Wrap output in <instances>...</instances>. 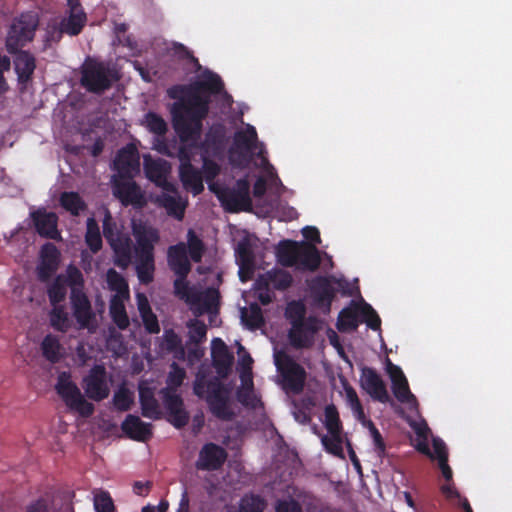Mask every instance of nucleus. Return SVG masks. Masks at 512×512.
<instances>
[{
    "mask_svg": "<svg viewBox=\"0 0 512 512\" xmlns=\"http://www.w3.org/2000/svg\"><path fill=\"white\" fill-rule=\"evenodd\" d=\"M224 91L221 77L206 70L199 80L189 86L175 85L168 90V96L177 99L171 106L173 128L182 142L201 137L203 120L210 109V96Z\"/></svg>",
    "mask_w": 512,
    "mask_h": 512,
    "instance_id": "obj_1",
    "label": "nucleus"
},
{
    "mask_svg": "<svg viewBox=\"0 0 512 512\" xmlns=\"http://www.w3.org/2000/svg\"><path fill=\"white\" fill-rule=\"evenodd\" d=\"M167 262L169 268L177 276L173 283L175 295L189 305L196 316L205 313H218L220 305L218 289L208 287L204 291H200L196 287L190 286L187 281L192 266L184 242H179L168 248Z\"/></svg>",
    "mask_w": 512,
    "mask_h": 512,
    "instance_id": "obj_2",
    "label": "nucleus"
},
{
    "mask_svg": "<svg viewBox=\"0 0 512 512\" xmlns=\"http://www.w3.org/2000/svg\"><path fill=\"white\" fill-rule=\"evenodd\" d=\"M194 394L205 399L211 414L221 421H232L236 413L230 399V389L219 379L197 378L193 385Z\"/></svg>",
    "mask_w": 512,
    "mask_h": 512,
    "instance_id": "obj_3",
    "label": "nucleus"
},
{
    "mask_svg": "<svg viewBox=\"0 0 512 512\" xmlns=\"http://www.w3.org/2000/svg\"><path fill=\"white\" fill-rule=\"evenodd\" d=\"M285 316L291 324L288 337L293 347L308 348L314 335L320 329L319 320L315 316L306 318V307L301 301L288 303Z\"/></svg>",
    "mask_w": 512,
    "mask_h": 512,
    "instance_id": "obj_4",
    "label": "nucleus"
},
{
    "mask_svg": "<svg viewBox=\"0 0 512 512\" xmlns=\"http://www.w3.org/2000/svg\"><path fill=\"white\" fill-rule=\"evenodd\" d=\"M117 80V72L104 61L88 57L81 67L80 83L88 92L102 94Z\"/></svg>",
    "mask_w": 512,
    "mask_h": 512,
    "instance_id": "obj_5",
    "label": "nucleus"
},
{
    "mask_svg": "<svg viewBox=\"0 0 512 512\" xmlns=\"http://www.w3.org/2000/svg\"><path fill=\"white\" fill-rule=\"evenodd\" d=\"M209 189L215 193L222 206L228 212H251L253 209L250 197V183L247 178L238 179L232 188L219 187L215 183H210Z\"/></svg>",
    "mask_w": 512,
    "mask_h": 512,
    "instance_id": "obj_6",
    "label": "nucleus"
},
{
    "mask_svg": "<svg viewBox=\"0 0 512 512\" xmlns=\"http://www.w3.org/2000/svg\"><path fill=\"white\" fill-rule=\"evenodd\" d=\"M39 25V17L35 12H24L16 17L6 36L5 46L10 54L22 50L27 43L34 39L35 32Z\"/></svg>",
    "mask_w": 512,
    "mask_h": 512,
    "instance_id": "obj_7",
    "label": "nucleus"
},
{
    "mask_svg": "<svg viewBox=\"0 0 512 512\" xmlns=\"http://www.w3.org/2000/svg\"><path fill=\"white\" fill-rule=\"evenodd\" d=\"M55 389L71 411L77 412L84 418H88L94 413V405L85 399L79 387L71 380L70 373L61 372L58 375Z\"/></svg>",
    "mask_w": 512,
    "mask_h": 512,
    "instance_id": "obj_8",
    "label": "nucleus"
},
{
    "mask_svg": "<svg viewBox=\"0 0 512 512\" xmlns=\"http://www.w3.org/2000/svg\"><path fill=\"white\" fill-rule=\"evenodd\" d=\"M275 363L283 380V387L293 394H300L305 386L307 373L303 366L289 355L276 357Z\"/></svg>",
    "mask_w": 512,
    "mask_h": 512,
    "instance_id": "obj_9",
    "label": "nucleus"
},
{
    "mask_svg": "<svg viewBox=\"0 0 512 512\" xmlns=\"http://www.w3.org/2000/svg\"><path fill=\"white\" fill-rule=\"evenodd\" d=\"M86 396L96 402L106 399L110 394L107 371L103 364H95L82 380Z\"/></svg>",
    "mask_w": 512,
    "mask_h": 512,
    "instance_id": "obj_10",
    "label": "nucleus"
},
{
    "mask_svg": "<svg viewBox=\"0 0 512 512\" xmlns=\"http://www.w3.org/2000/svg\"><path fill=\"white\" fill-rule=\"evenodd\" d=\"M114 169L121 179H132L140 171V157L135 145L121 148L113 161Z\"/></svg>",
    "mask_w": 512,
    "mask_h": 512,
    "instance_id": "obj_11",
    "label": "nucleus"
},
{
    "mask_svg": "<svg viewBox=\"0 0 512 512\" xmlns=\"http://www.w3.org/2000/svg\"><path fill=\"white\" fill-rule=\"evenodd\" d=\"M333 281L334 278L316 276L309 283L311 295L316 306L323 309L325 313L330 312L332 302L337 293V290L333 286Z\"/></svg>",
    "mask_w": 512,
    "mask_h": 512,
    "instance_id": "obj_12",
    "label": "nucleus"
},
{
    "mask_svg": "<svg viewBox=\"0 0 512 512\" xmlns=\"http://www.w3.org/2000/svg\"><path fill=\"white\" fill-rule=\"evenodd\" d=\"M36 232L42 238L60 240L61 233L58 230V215L49 212L45 208H38L30 213Z\"/></svg>",
    "mask_w": 512,
    "mask_h": 512,
    "instance_id": "obj_13",
    "label": "nucleus"
},
{
    "mask_svg": "<svg viewBox=\"0 0 512 512\" xmlns=\"http://www.w3.org/2000/svg\"><path fill=\"white\" fill-rule=\"evenodd\" d=\"M227 459L226 450L215 444L206 443L199 451L195 467L200 471H215L222 467Z\"/></svg>",
    "mask_w": 512,
    "mask_h": 512,
    "instance_id": "obj_14",
    "label": "nucleus"
},
{
    "mask_svg": "<svg viewBox=\"0 0 512 512\" xmlns=\"http://www.w3.org/2000/svg\"><path fill=\"white\" fill-rule=\"evenodd\" d=\"M160 393L171 424L178 429L186 426L189 421V414L184 408L181 396L174 391H170V389H161Z\"/></svg>",
    "mask_w": 512,
    "mask_h": 512,
    "instance_id": "obj_15",
    "label": "nucleus"
},
{
    "mask_svg": "<svg viewBox=\"0 0 512 512\" xmlns=\"http://www.w3.org/2000/svg\"><path fill=\"white\" fill-rule=\"evenodd\" d=\"M145 176L156 186L165 191L171 192L175 188L167 179L170 173V165L163 159H152L150 156L144 158Z\"/></svg>",
    "mask_w": 512,
    "mask_h": 512,
    "instance_id": "obj_16",
    "label": "nucleus"
},
{
    "mask_svg": "<svg viewBox=\"0 0 512 512\" xmlns=\"http://www.w3.org/2000/svg\"><path fill=\"white\" fill-rule=\"evenodd\" d=\"M360 385L372 399L381 403L389 401L386 385L374 368L364 366L361 369Z\"/></svg>",
    "mask_w": 512,
    "mask_h": 512,
    "instance_id": "obj_17",
    "label": "nucleus"
},
{
    "mask_svg": "<svg viewBox=\"0 0 512 512\" xmlns=\"http://www.w3.org/2000/svg\"><path fill=\"white\" fill-rule=\"evenodd\" d=\"M70 303L73 316L79 327L83 329L89 328L90 324L95 320V313L86 293L73 289L70 291Z\"/></svg>",
    "mask_w": 512,
    "mask_h": 512,
    "instance_id": "obj_18",
    "label": "nucleus"
},
{
    "mask_svg": "<svg viewBox=\"0 0 512 512\" xmlns=\"http://www.w3.org/2000/svg\"><path fill=\"white\" fill-rule=\"evenodd\" d=\"M60 251L50 242L41 247L40 262L37 266V277L41 282H47L57 271L60 263Z\"/></svg>",
    "mask_w": 512,
    "mask_h": 512,
    "instance_id": "obj_19",
    "label": "nucleus"
},
{
    "mask_svg": "<svg viewBox=\"0 0 512 512\" xmlns=\"http://www.w3.org/2000/svg\"><path fill=\"white\" fill-rule=\"evenodd\" d=\"M113 194L123 206H139L144 204L143 194L136 182L131 179L114 180Z\"/></svg>",
    "mask_w": 512,
    "mask_h": 512,
    "instance_id": "obj_20",
    "label": "nucleus"
},
{
    "mask_svg": "<svg viewBox=\"0 0 512 512\" xmlns=\"http://www.w3.org/2000/svg\"><path fill=\"white\" fill-rule=\"evenodd\" d=\"M132 232L136 240L134 253H155V245L160 240L159 232L156 228L139 223L133 225Z\"/></svg>",
    "mask_w": 512,
    "mask_h": 512,
    "instance_id": "obj_21",
    "label": "nucleus"
},
{
    "mask_svg": "<svg viewBox=\"0 0 512 512\" xmlns=\"http://www.w3.org/2000/svg\"><path fill=\"white\" fill-rule=\"evenodd\" d=\"M213 366L220 377H227L231 371L234 356L228 346L220 338H214L211 344Z\"/></svg>",
    "mask_w": 512,
    "mask_h": 512,
    "instance_id": "obj_22",
    "label": "nucleus"
},
{
    "mask_svg": "<svg viewBox=\"0 0 512 512\" xmlns=\"http://www.w3.org/2000/svg\"><path fill=\"white\" fill-rule=\"evenodd\" d=\"M113 251V263L122 270H126L132 262V240L128 233H121L108 243Z\"/></svg>",
    "mask_w": 512,
    "mask_h": 512,
    "instance_id": "obj_23",
    "label": "nucleus"
},
{
    "mask_svg": "<svg viewBox=\"0 0 512 512\" xmlns=\"http://www.w3.org/2000/svg\"><path fill=\"white\" fill-rule=\"evenodd\" d=\"M121 429L130 439L140 442L148 441L153 435L152 425L132 414L126 416Z\"/></svg>",
    "mask_w": 512,
    "mask_h": 512,
    "instance_id": "obj_24",
    "label": "nucleus"
},
{
    "mask_svg": "<svg viewBox=\"0 0 512 512\" xmlns=\"http://www.w3.org/2000/svg\"><path fill=\"white\" fill-rule=\"evenodd\" d=\"M293 282L291 274L280 268L271 269L264 274L259 275L257 284L263 287H270L273 290L285 291Z\"/></svg>",
    "mask_w": 512,
    "mask_h": 512,
    "instance_id": "obj_25",
    "label": "nucleus"
},
{
    "mask_svg": "<svg viewBox=\"0 0 512 512\" xmlns=\"http://www.w3.org/2000/svg\"><path fill=\"white\" fill-rule=\"evenodd\" d=\"M13 55H15L14 69L18 82L25 85L32 79L36 69V59L29 51L25 50H18Z\"/></svg>",
    "mask_w": 512,
    "mask_h": 512,
    "instance_id": "obj_26",
    "label": "nucleus"
},
{
    "mask_svg": "<svg viewBox=\"0 0 512 512\" xmlns=\"http://www.w3.org/2000/svg\"><path fill=\"white\" fill-rule=\"evenodd\" d=\"M135 271L141 284L152 283L155 272V253H135Z\"/></svg>",
    "mask_w": 512,
    "mask_h": 512,
    "instance_id": "obj_27",
    "label": "nucleus"
},
{
    "mask_svg": "<svg viewBox=\"0 0 512 512\" xmlns=\"http://www.w3.org/2000/svg\"><path fill=\"white\" fill-rule=\"evenodd\" d=\"M179 176L183 186L194 195H198L204 190L202 173L192 164L180 165Z\"/></svg>",
    "mask_w": 512,
    "mask_h": 512,
    "instance_id": "obj_28",
    "label": "nucleus"
},
{
    "mask_svg": "<svg viewBox=\"0 0 512 512\" xmlns=\"http://www.w3.org/2000/svg\"><path fill=\"white\" fill-rule=\"evenodd\" d=\"M321 264L319 250L314 244L301 242L297 256V264L303 270L316 271Z\"/></svg>",
    "mask_w": 512,
    "mask_h": 512,
    "instance_id": "obj_29",
    "label": "nucleus"
},
{
    "mask_svg": "<svg viewBox=\"0 0 512 512\" xmlns=\"http://www.w3.org/2000/svg\"><path fill=\"white\" fill-rule=\"evenodd\" d=\"M139 402L144 417L154 420L161 418L160 406L151 388L139 387Z\"/></svg>",
    "mask_w": 512,
    "mask_h": 512,
    "instance_id": "obj_30",
    "label": "nucleus"
},
{
    "mask_svg": "<svg viewBox=\"0 0 512 512\" xmlns=\"http://www.w3.org/2000/svg\"><path fill=\"white\" fill-rule=\"evenodd\" d=\"M257 132L254 126L247 124L244 130L237 131L233 138V148L240 154L253 152L257 142Z\"/></svg>",
    "mask_w": 512,
    "mask_h": 512,
    "instance_id": "obj_31",
    "label": "nucleus"
},
{
    "mask_svg": "<svg viewBox=\"0 0 512 512\" xmlns=\"http://www.w3.org/2000/svg\"><path fill=\"white\" fill-rule=\"evenodd\" d=\"M359 323V307L354 301H351V306L345 307L339 312L336 327L341 333H348L355 331Z\"/></svg>",
    "mask_w": 512,
    "mask_h": 512,
    "instance_id": "obj_32",
    "label": "nucleus"
},
{
    "mask_svg": "<svg viewBox=\"0 0 512 512\" xmlns=\"http://www.w3.org/2000/svg\"><path fill=\"white\" fill-rule=\"evenodd\" d=\"M301 242L293 240H283L279 242L276 248L278 262L284 267H292L297 264Z\"/></svg>",
    "mask_w": 512,
    "mask_h": 512,
    "instance_id": "obj_33",
    "label": "nucleus"
},
{
    "mask_svg": "<svg viewBox=\"0 0 512 512\" xmlns=\"http://www.w3.org/2000/svg\"><path fill=\"white\" fill-rule=\"evenodd\" d=\"M40 348L43 357L52 364L58 363L63 357V347L56 335L47 334L43 338Z\"/></svg>",
    "mask_w": 512,
    "mask_h": 512,
    "instance_id": "obj_34",
    "label": "nucleus"
},
{
    "mask_svg": "<svg viewBox=\"0 0 512 512\" xmlns=\"http://www.w3.org/2000/svg\"><path fill=\"white\" fill-rule=\"evenodd\" d=\"M60 206L69 212L72 216H79L81 212L87 209V204L79 195L74 191H65L59 197Z\"/></svg>",
    "mask_w": 512,
    "mask_h": 512,
    "instance_id": "obj_35",
    "label": "nucleus"
},
{
    "mask_svg": "<svg viewBox=\"0 0 512 512\" xmlns=\"http://www.w3.org/2000/svg\"><path fill=\"white\" fill-rule=\"evenodd\" d=\"M109 313L113 323L120 330H126L129 327V317L126 312L124 302L119 296H112L109 305Z\"/></svg>",
    "mask_w": 512,
    "mask_h": 512,
    "instance_id": "obj_36",
    "label": "nucleus"
},
{
    "mask_svg": "<svg viewBox=\"0 0 512 512\" xmlns=\"http://www.w3.org/2000/svg\"><path fill=\"white\" fill-rule=\"evenodd\" d=\"M86 22L87 16L85 12H73L69 13L68 16L63 17L59 23L65 34L69 36H77L82 32Z\"/></svg>",
    "mask_w": 512,
    "mask_h": 512,
    "instance_id": "obj_37",
    "label": "nucleus"
},
{
    "mask_svg": "<svg viewBox=\"0 0 512 512\" xmlns=\"http://www.w3.org/2000/svg\"><path fill=\"white\" fill-rule=\"evenodd\" d=\"M85 243L94 254L98 253L103 246L99 225L93 217L86 221Z\"/></svg>",
    "mask_w": 512,
    "mask_h": 512,
    "instance_id": "obj_38",
    "label": "nucleus"
},
{
    "mask_svg": "<svg viewBox=\"0 0 512 512\" xmlns=\"http://www.w3.org/2000/svg\"><path fill=\"white\" fill-rule=\"evenodd\" d=\"M392 391L395 398L404 404H407L410 409L417 408L418 401L414 394L410 391L408 380L403 377L402 380H397L392 383Z\"/></svg>",
    "mask_w": 512,
    "mask_h": 512,
    "instance_id": "obj_39",
    "label": "nucleus"
},
{
    "mask_svg": "<svg viewBox=\"0 0 512 512\" xmlns=\"http://www.w3.org/2000/svg\"><path fill=\"white\" fill-rule=\"evenodd\" d=\"M49 321L51 327L58 332L66 333L71 328V320L63 305L52 306Z\"/></svg>",
    "mask_w": 512,
    "mask_h": 512,
    "instance_id": "obj_40",
    "label": "nucleus"
},
{
    "mask_svg": "<svg viewBox=\"0 0 512 512\" xmlns=\"http://www.w3.org/2000/svg\"><path fill=\"white\" fill-rule=\"evenodd\" d=\"M106 281L111 291L116 292L115 295L122 298L129 297V286L126 279L115 269L110 268L106 273Z\"/></svg>",
    "mask_w": 512,
    "mask_h": 512,
    "instance_id": "obj_41",
    "label": "nucleus"
},
{
    "mask_svg": "<svg viewBox=\"0 0 512 512\" xmlns=\"http://www.w3.org/2000/svg\"><path fill=\"white\" fill-rule=\"evenodd\" d=\"M185 244L190 259L195 263L201 262L205 253V244L193 229L188 230Z\"/></svg>",
    "mask_w": 512,
    "mask_h": 512,
    "instance_id": "obj_42",
    "label": "nucleus"
},
{
    "mask_svg": "<svg viewBox=\"0 0 512 512\" xmlns=\"http://www.w3.org/2000/svg\"><path fill=\"white\" fill-rule=\"evenodd\" d=\"M237 262L244 263L245 268L255 264L254 243L249 237L242 238L235 248Z\"/></svg>",
    "mask_w": 512,
    "mask_h": 512,
    "instance_id": "obj_43",
    "label": "nucleus"
},
{
    "mask_svg": "<svg viewBox=\"0 0 512 512\" xmlns=\"http://www.w3.org/2000/svg\"><path fill=\"white\" fill-rule=\"evenodd\" d=\"M159 206L166 209L167 213L181 220L184 216L185 206L181 204L180 199L167 193H162L157 197Z\"/></svg>",
    "mask_w": 512,
    "mask_h": 512,
    "instance_id": "obj_44",
    "label": "nucleus"
},
{
    "mask_svg": "<svg viewBox=\"0 0 512 512\" xmlns=\"http://www.w3.org/2000/svg\"><path fill=\"white\" fill-rule=\"evenodd\" d=\"M67 294L64 277L58 275L47 288V295L52 306L61 305Z\"/></svg>",
    "mask_w": 512,
    "mask_h": 512,
    "instance_id": "obj_45",
    "label": "nucleus"
},
{
    "mask_svg": "<svg viewBox=\"0 0 512 512\" xmlns=\"http://www.w3.org/2000/svg\"><path fill=\"white\" fill-rule=\"evenodd\" d=\"M241 318L251 330L259 329L264 324L262 310L256 303L251 304L249 310L243 309Z\"/></svg>",
    "mask_w": 512,
    "mask_h": 512,
    "instance_id": "obj_46",
    "label": "nucleus"
},
{
    "mask_svg": "<svg viewBox=\"0 0 512 512\" xmlns=\"http://www.w3.org/2000/svg\"><path fill=\"white\" fill-rule=\"evenodd\" d=\"M144 124L149 132L157 136H164L168 131L166 121L159 114L152 111L145 114Z\"/></svg>",
    "mask_w": 512,
    "mask_h": 512,
    "instance_id": "obj_47",
    "label": "nucleus"
},
{
    "mask_svg": "<svg viewBox=\"0 0 512 512\" xmlns=\"http://www.w3.org/2000/svg\"><path fill=\"white\" fill-rule=\"evenodd\" d=\"M134 403L133 393L125 386H120L113 395V404L118 411H128Z\"/></svg>",
    "mask_w": 512,
    "mask_h": 512,
    "instance_id": "obj_48",
    "label": "nucleus"
},
{
    "mask_svg": "<svg viewBox=\"0 0 512 512\" xmlns=\"http://www.w3.org/2000/svg\"><path fill=\"white\" fill-rule=\"evenodd\" d=\"M324 416V425L328 433H342V423L339 418L338 410L334 404H330L325 407Z\"/></svg>",
    "mask_w": 512,
    "mask_h": 512,
    "instance_id": "obj_49",
    "label": "nucleus"
},
{
    "mask_svg": "<svg viewBox=\"0 0 512 512\" xmlns=\"http://www.w3.org/2000/svg\"><path fill=\"white\" fill-rule=\"evenodd\" d=\"M266 503L259 495H245L239 505V512H264Z\"/></svg>",
    "mask_w": 512,
    "mask_h": 512,
    "instance_id": "obj_50",
    "label": "nucleus"
},
{
    "mask_svg": "<svg viewBox=\"0 0 512 512\" xmlns=\"http://www.w3.org/2000/svg\"><path fill=\"white\" fill-rule=\"evenodd\" d=\"M66 286L68 285L71 289L78 291H84V277L79 268L75 265L70 264L66 269V278H64Z\"/></svg>",
    "mask_w": 512,
    "mask_h": 512,
    "instance_id": "obj_51",
    "label": "nucleus"
},
{
    "mask_svg": "<svg viewBox=\"0 0 512 512\" xmlns=\"http://www.w3.org/2000/svg\"><path fill=\"white\" fill-rule=\"evenodd\" d=\"M330 436L324 435L321 438V442L325 447L326 451L335 455L342 457L343 456V440L341 433H329Z\"/></svg>",
    "mask_w": 512,
    "mask_h": 512,
    "instance_id": "obj_52",
    "label": "nucleus"
},
{
    "mask_svg": "<svg viewBox=\"0 0 512 512\" xmlns=\"http://www.w3.org/2000/svg\"><path fill=\"white\" fill-rule=\"evenodd\" d=\"M102 228L103 236L105 237L107 243L113 241V239L123 233V230L118 226L109 211H107L104 215Z\"/></svg>",
    "mask_w": 512,
    "mask_h": 512,
    "instance_id": "obj_53",
    "label": "nucleus"
},
{
    "mask_svg": "<svg viewBox=\"0 0 512 512\" xmlns=\"http://www.w3.org/2000/svg\"><path fill=\"white\" fill-rule=\"evenodd\" d=\"M185 377V370L177 363L173 362L171 365V370L167 376L168 386L165 389H170V391L176 392L177 389L183 384Z\"/></svg>",
    "mask_w": 512,
    "mask_h": 512,
    "instance_id": "obj_54",
    "label": "nucleus"
},
{
    "mask_svg": "<svg viewBox=\"0 0 512 512\" xmlns=\"http://www.w3.org/2000/svg\"><path fill=\"white\" fill-rule=\"evenodd\" d=\"M237 400L247 408H256L258 399L253 391V382L250 380L249 385L239 388L236 392Z\"/></svg>",
    "mask_w": 512,
    "mask_h": 512,
    "instance_id": "obj_55",
    "label": "nucleus"
},
{
    "mask_svg": "<svg viewBox=\"0 0 512 512\" xmlns=\"http://www.w3.org/2000/svg\"><path fill=\"white\" fill-rule=\"evenodd\" d=\"M164 343L165 347L169 352H173L175 354L184 355L185 350L182 345V340L179 335L172 329L166 330L164 332Z\"/></svg>",
    "mask_w": 512,
    "mask_h": 512,
    "instance_id": "obj_56",
    "label": "nucleus"
},
{
    "mask_svg": "<svg viewBox=\"0 0 512 512\" xmlns=\"http://www.w3.org/2000/svg\"><path fill=\"white\" fill-rule=\"evenodd\" d=\"M361 314L363 316L364 322L370 329L374 331L380 330L381 319L370 304L366 302L363 303L361 307Z\"/></svg>",
    "mask_w": 512,
    "mask_h": 512,
    "instance_id": "obj_57",
    "label": "nucleus"
},
{
    "mask_svg": "<svg viewBox=\"0 0 512 512\" xmlns=\"http://www.w3.org/2000/svg\"><path fill=\"white\" fill-rule=\"evenodd\" d=\"M189 340L191 343L199 344L206 339L207 327L204 322L194 320L188 324Z\"/></svg>",
    "mask_w": 512,
    "mask_h": 512,
    "instance_id": "obj_58",
    "label": "nucleus"
},
{
    "mask_svg": "<svg viewBox=\"0 0 512 512\" xmlns=\"http://www.w3.org/2000/svg\"><path fill=\"white\" fill-rule=\"evenodd\" d=\"M199 139H200V137L195 141L189 140V141H185V142H182L180 140L181 144L177 148V152H176L177 158L180 161V165L192 164L191 158L193 155V149L196 147V143Z\"/></svg>",
    "mask_w": 512,
    "mask_h": 512,
    "instance_id": "obj_59",
    "label": "nucleus"
},
{
    "mask_svg": "<svg viewBox=\"0 0 512 512\" xmlns=\"http://www.w3.org/2000/svg\"><path fill=\"white\" fill-rule=\"evenodd\" d=\"M94 507L97 512H115L113 500L108 492L102 491L94 498Z\"/></svg>",
    "mask_w": 512,
    "mask_h": 512,
    "instance_id": "obj_60",
    "label": "nucleus"
},
{
    "mask_svg": "<svg viewBox=\"0 0 512 512\" xmlns=\"http://www.w3.org/2000/svg\"><path fill=\"white\" fill-rule=\"evenodd\" d=\"M65 34L60 23L49 22L46 28L45 42L51 45L52 43H58Z\"/></svg>",
    "mask_w": 512,
    "mask_h": 512,
    "instance_id": "obj_61",
    "label": "nucleus"
},
{
    "mask_svg": "<svg viewBox=\"0 0 512 512\" xmlns=\"http://www.w3.org/2000/svg\"><path fill=\"white\" fill-rule=\"evenodd\" d=\"M203 176L207 182H212L220 173V166L213 160L205 158L203 160Z\"/></svg>",
    "mask_w": 512,
    "mask_h": 512,
    "instance_id": "obj_62",
    "label": "nucleus"
},
{
    "mask_svg": "<svg viewBox=\"0 0 512 512\" xmlns=\"http://www.w3.org/2000/svg\"><path fill=\"white\" fill-rule=\"evenodd\" d=\"M254 288L257 294V299L262 305H268L273 302L275 295L273 289L268 287H263L257 284V280L254 283Z\"/></svg>",
    "mask_w": 512,
    "mask_h": 512,
    "instance_id": "obj_63",
    "label": "nucleus"
},
{
    "mask_svg": "<svg viewBox=\"0 0 512 512\" xmlns=\"http://www.w3.org/2000/svg\"><path fill=\"white\" fill-rule=\"evenodd\" d=\"M275 512H303L301 505L294 499L279 500Z\"/></svg>",
    "mask_w": 512,
    "mask_h": 512,
    "instance_id": "obj_64",
    "label": "nucleus"
}]
</instances>
